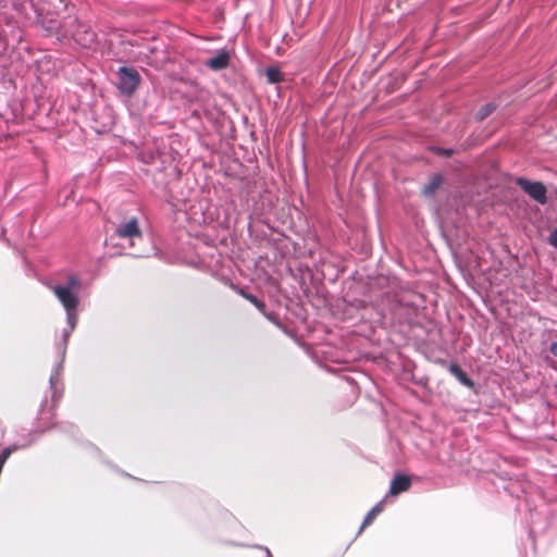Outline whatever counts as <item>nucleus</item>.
<instances>
[{
    "label": "nucleus",
    "mask_w": 557,
    "mask_h": 557,
    "mask_svg": "<svg viewBox=\"0 0 557 557\" xmlns=\"http://www.w3.org/2000/svg\"><path fill=\"white\" fill-rule=\"evenodd\" d=\"M265 76L269 83L276 84L283 81L282 72L277 67H268Z\"/></svg>",
    "instance_id": "13"
},
{
    "label": "nucleus",
    "mask_w": 557,
    "mask_h": 557,
    "mask_svg": "<svg viewBox=\"0 0 557 557\" xmlns=\"http://www.w3.org/2000/svg\"><path fill=\"white\" fill-rule=\"evenodd\" d=\"M496 109L495 104L493 103H486L484 104L483 107H481L479 109V111L476 112L475 114V117L479 120V121H483L484 119H486L490 114H492L494 112V110Z\"/></svg>",
    "instance_id": "14"
},
{
    "label": "nucleus",
    "mask_w": 557,
    "mask_h": 557,
    "mask_svg": "<svg viewBox=\"0 0 557 557\" xmlns=\"http://www.w3.org/2000/svg\"><path fill=\"white\" fill-rule=\"evenodd\" d=\"M115 235L119 238H127L131 240L141 238L143 233L139 227L138 219L134 216L129 219L126 223L119 225L115 230Z\"/></svg>",
    "instance_id": "5"
},
{
    "label": "nucleus",
    "mask_w": 557,
    "mask_h": 557,
    "mask_svg": "<svg viewBox=\"0 0 557 557\" xmlns=\"http://www.w3.org/2000/svg\"><path fill=\"white\" fill-rule=\"evenodd\" d=\"M140 84L139 73L127 66H122L119 70V84L117 87L122 94L131 96L133 95Z\"/></svg>",
    "instance_id": "3"
},
{
    "label": "nucleus",
    "mask_w": 557,
    "mask_h": 557,
    "mask_svg": "<svg viewBox=\"0 0 557 557\" xmlns=\"http://www.w3.org/2000/svg\"><path fill=\"white\" fill-rule=\"evenodd\" d=\"M78 286L79 281L75 275L69 276L67 284L65 286L47 284V287L53 292L55 297L66 310L69 319L73 318V312L77 309L79 304L78 297L74 293V289Z\"/></svg>",
    "instance_id": "2"
},
{
    "label": "nucleus",
    "mask_w": 557,
    "mask_h": 557,
    "mask_svg": "<svg viewBox=\"0 0 557 557\" xmlns=\"http://www.w3.org/2000/svg\"><path fill=\"white\" fill-rule=\"evenodd\" d=\"M16 450V446H9L2 449L0 453V466L3 468L11 454Z\"/></svg>",
    "instance_id": "15"
},
{
    "label": "nucleus",
    "mask_w": 557,
    "mask_h": 557,
    "mask_svg": "<svg viewBox=\"0 0 557 557\" xmlns=\"http://www.w3.org/2000/svg\"><path fill=\"white\" fill-rule=\"evenodd\" d=\"M40 23L48 35H57L64 38L69 37L74 39L76 42H82V38L72 29V26L78 25V18L76 16L69 15L60 21L46 15L41 17Z\"/></svg>",
    "instance_id": "1"
},
{
    "label": "nucleus",
    "mask_w": 557,
    "mask_h": 557,
    "mask_svg": "<svg viewBox=\"0 0 557 557\" xmlns=\"http://www.w3.org/2000/svg\"><path fill=\"white\" fill-rule=\"evenodd\" d=\"M72 29L78 34V36L82 38V42H79L83 46H88L90 42L94 41V34L88 32L83 24L78 21V25L72 26Z\"/></svg>",
    "instance_id": "12"
},
{
    "label": "nucleus",
    "mask_w": 557,
    "mask_h": 557,
    "mask_svg": "<svg viewBox=\"0 0 557 557\" xmlns=\"http://www.w3.org/2000/svg\"><path fill=\"white\" fill-rule=\"evenodd\" d=\"M548 243L549 245H552L553 247H555L557 249V228H555L549 237H548Z\"/></svg>",
    "instance_id": "16"
},
{
    "label": "nucleus",
    "mask_w": 557,
    "mask_h": 557,
    "mask_svg": "<svg viewBox=\"0 0 557 557\" xmlns=\"http://www.w3.org/2000/svg\"><path fill=\"white\" fill-rule=\"evenodd\" d=\"M516 184L527 193L533 200L541 205L547 201V189L541 182H532L525 177H517Z\"/></svg>",
    "instance_id": "4"
},
{
    "label": "nucleus",
    "mask_w": 557,
    "mask_h": 557,
    "mask_svg": "<svg viewBox=\"0 0 557 557\" xmlns=\"http://www.w3.org/2000/svg\"><path fill=\"white\" fill-rule=\"evenodd\" d=\"M228 285L235 293L251 302L261 313L265 314L267 305L264 301L258 299L255 295L247 293L244 288L239 287L231 281L228 282Z\"/></svg>",
    "instance_id": "8"
},
{
    "label": "nucleus",
    "mask_w": 557,
    "mask_h": 557,
    "mask_svg": "<svg viewBox=\"0 0 557 557\" xmlns=\"http://www.w3.org/2000/svg\"><path fill=\"white\" fill-rule=\"evenodd\" d=\"M444 182L442 174H434L430 177L429 182L422 188V195L425 197L433 196Z\"/></svg>",
    "instance_id": "9"
},
{
    "label": "nucleus",
    "mask_w": 557,
    "mask_h": 557,
    "mask_svg": "<svg viewBox=\"0 0 557 557\" xmlns=\"http://www.w3.org/2000/svg\"><path fill=\"white\" fill-rule=\"evenodd\" d=\"M74 319H75V315L73 314V318L72 319H69L70 322L72 323V325L74 324Z\"/></svg>",
    "instance_id": "18"
},
{
    "label": "nucleus",
    "mask_w": 557,
    "mask_h": 557,
    "mask_svg": "<svg viewBox=\"0 0 557 557\" xmlns=\"http://www.w3.org/2000/svg\"><path fill=\"white\" fill-rule=\"evenodd\" d=\"M411 486V479L406 474H396L391 482L389 494L393 496L399 495L408 491Z\"/></svg>",
    "instance_id": "6"
},
{
    "label": "nucleus",
    "mask_w": 557,
    "mask_h": 557,
    "mask_svg": "<svg viewBox=\"0 0 557 557\" xmlns=\"http://www.w3.org/2000/svg\"><path fill=\"white\" fill-rule=\"evenodd\" d=\"M384 510L383 503L376 504L364 517V520L359 529V534L368 527L370 525L373 520Z\"/></svg>",
    "instance_id": "11"
},
{
    "label": "nucleus",
    "mask_w": 557,
    "mask_h": 557,
    "mask_svg": "<svg viewBox=\"0 0 557 557\" xmlns=\"http://www.w3.org/2000/svg\"><path fill=\"white\" fill-rule=\"evenodd\" d=\"M448 370L465 386H468V387L473 386L472 380L469 379L467 373L457 363H450L448 367Z\"/></svg>",
    "instance_id": "10"
},
{
    "label": "nucleus",
    "mask_w": 557,
    "mask_h": 557,
    "mask_svg": "<svg viewBox=\"0 0 557 557\" xmlns=\"http://www.w3.org/2000/svg\"><path fill=\"white\" fill-rule=\"evenodd\" d=\"M549 351L557 357V342L552 343Z\"/></svg>",
    "instance_id": "17"
},
{
    "label": "nucleus",
    "mask_w": 557,
    "mask_h": 557,
    "mask_svg": "<svg viewBox=\"0 0 557 557\" xmlns=\"http://www.w3.org/2000/svg\"><path fill=\"white\" fill-rule=\"evenodd\" d=\"M230 59V53L225 50H221L216 53V55L207 60L206 65L213 71L224 70L228 66Z\"/></svg>",
    "instance_id": "7"
}]
</instances>
